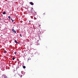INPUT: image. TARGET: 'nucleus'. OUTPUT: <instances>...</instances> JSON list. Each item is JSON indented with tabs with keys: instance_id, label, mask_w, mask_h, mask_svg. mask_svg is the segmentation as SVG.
<instances>
[{
	"instance_id": "1",
	"label": "nucleus",
	"mask_w": 78,
	"mask_h": 78,
	"mask_svg": "<svg viewBox=\"0 0 78 78\" xmlns=\"http://www.w3.org/2000/svg\"><path fill=\"white\" fill-rule=\"evenodd\" d=\"M2 78L3 77L4 78H7V76H5V75H4L2 76Z\"/></svg>"
},
{
	"instance_id": "2",
	"label": "nucleus",
	"mask_w": 78,
	"mask_h": 78,
	"mask_svg": "<svg viewBox=\"0 0 78 78\" xmlns=\"http://www.w3.org/2000/svg\"><path fill=\"white\" fill-rule=\"evenodd\" d=\"M12 31L13 33H16V31L14 30V29H12Z\"/></svg>"
},
{
	"instance_id": "3",
	"label": "nucleus",
	"mask_w": 78,
	"mask_h": 78,
	"mask_svg": "<svg viewBox=\"0 0 78 78\" xmlns=\"http://www.w3.org/2000/svg\"><path fill=\"white\" fill-rule=\"evenodd\" d=\"M30 3L31 5H34V4L32 2H30Z\"/></svg>"
},
{
	"instance_id": "4",
	"label": "nucleus",
	"mask_w": 78,
	"mask_h": 78,
	"mask_svg": "<svg viewBox=\"0 0 78 78\" xmlns=\"http://www.w3.org/2000/svg\"><path fill=\"white\" fill-rule=\"evenodd\" d=\"M6 14V12H4L3 13V14Z\"/></svg>"
},
{
	"instance_id": "5",
	"label": "nucleus",
	"mask_w": 78,
	"mask_h": 78,
	"mask_svg": "<svg viewBox=\"0 0 78 78\" xmlns=\"http://www.w3.org/2000/svg\"><path fill=\"white\" fill-rule=\"evenodd\" d=\"M23 69H25V68H26V67L25 66H23Z\"/></svg>"
},
{
	"instance_id": "6",
	"label": "nucleus",
	"mask_w": 78,
	"mask_h": 78,
	"mask_svg": "<svg viewBox=\"0 0 78 78\" xmlns=\"http://www.w3.org/2000/svg\"><path fill=\"white\" fill-rule=\"evenodd\" d=\"M4 53H6V51H4Z\"/></svg>"
},
{
	"instance_id": "7",
	"label": "nucleus",
	"mask_w": 78,
	"mask_h": 78,
	"mask_svg": "<svg viewBox=\"0 0 78 78\" xmlns=\"http://www.w3.org/2000/svg\"><path fill=\"white\" fill-rule=\"evenodd\" d=\"M15 43H17V41L15 40Z\"/></svg>"
},
{
	"instance_id": "8",
	"label": "nucleus",
	"mask_w": 78,
	"mask_h": 78,
	"mask_svg": "<svg viewBox=\"0 0 78 78\" xmlns=\"http://www.w3.org/2000/svg\"><path fill=\"white\" fill-rule=\"evenodd\" d=\"M12 60H14V59H15V58L13 57L12 58Z\"/></svg>"
},
{
	"instance_id": "9",
	"label": "nucleus",
	"mask_w": 78,
	"mask_h": 78,
	"mask_svg": "<svg viewBox=\"0 0 78 78\" xmlns=\"http://www.w3.org/2000/svg\"><path fill=\"white\" fill-rule=\"evenodd\" d=\"M8 18L9 19H11V16H8Z\"/></svg>"
},
{
	"instance_id": "10",
	"label": "nucleus",
	"mask_w": 78,
	"mask_h": 78,
	"mask_svg": "<svg viewBox=\"0 0 78 78\" xmlns=\"http://www.w3.org/2000/svg\"><path fill=\"white\" fill-rule=\"evenodd\" d=\"M11 20L12 22H14V21L13 20H12V19H11Z\"/></svg>"
},
{
	"instance_id": "11",
	"label": "nucleus",
	"mask_w": 78,
	"mask_h": 78,
	"mask_svg": "<svg viewBox=\"0 0 78 78\" xmlns=\"http://www.w3.org/2000/svg\"><path fill=\"white\" fill-rule=\"evenodd\" d=\"M14 54H15V55H16V53H17L16 52H15V53H14Z\"/></svg>"
},
{
	"instance_id": "12",
	"label": "nucleus",
	"mask_w": 78,
	"mask_h": 78,
	"mask_svg": "<svg viewBox=\"0 0 78 78\" xmlns=\"http://www.w3.org/2000/svg\"><path fill=\"white\" fill-rule=\"evenodd\" d=\"M43 15L44 16H45V13H44L43 14Z\"/></svg>"
},
{
	"instance_id": "13",
	"label": "nucleus",
	"mask_w": 78,
	"mask_h": 78,
	"mask_svg": "<svg viewBox=\"0 0 78 78\" xmlns=\"http://www.w3.org/2000/svg\"><path fill=\"white\" fill-rule=\"evenodd\" d=\"M20 37H22V35L21 34H20Z\"/></svg>"
},
{
	"instance_id": "14",
	"label": "nucleus",
	"mask_w": 78,
	"mask_h": 78,
	"mask_svg": "<svg viewBox=\"0 0 78 78\" xmlns=\"http://www.w3.org/2000/svg\"><path fill=\"white\" fill-rule=\"evenodd\" d=\"M28 61L29 60V58H28Z\"/></svg>"
},
{
	"instance_id": "15",
	"label": "nucleus",
	"mask_w": 78,
	"mask_h": 78,
	"mask_svg": "<svg viewBox=\"0 0 78 78\" xmlns=\"http://www.w3.org/2000/svg\"><path fill=\"white\" fill-rule=\"evenodd\" d=\"M39 27H40V26H41V25H39Z\"/></svg>"
},
{
	"instance_id": "16",
	"label": "nucleus",
	"mask_w": 78,
	"mask_h": 78,
	"mask_svg": "<svg viewBox=\"0 0 78 78\" xmlns=\"http://www.w3.org/2000/svg\"><path fill=\"white\" fill-rule=\"evenodd\" d=\"M1 36H3V35H2Z\"/></svg>"
},
{
	"instance_id": "17",
	"label": "nucleus",
	"mask_w": 78,
	"mask_h": 78,
	"mask_svg": "<svg viewBox=\"0 0 78 78\" xmlns=\"http://www.w3.org/2000/svg\"><path fill=\"white\" fill-rule=\"evenodd\" d=\"M0 19H1V18H0Z\"/></svg>"
}]
</instances>
